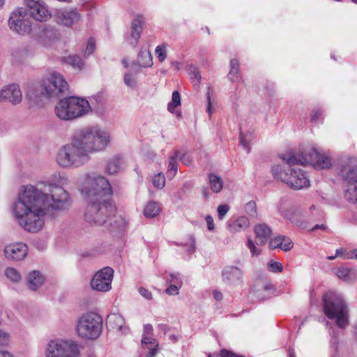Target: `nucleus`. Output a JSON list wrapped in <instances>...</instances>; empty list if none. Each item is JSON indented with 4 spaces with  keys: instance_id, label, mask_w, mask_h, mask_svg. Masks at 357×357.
I'll return each instance as SVG.
<instances>
[{
    "instance_id": "56",
    "label": "nucleus",
    "mask_w": 357,
    "mask_h": 357,
    "mask_svg": "<svg viewBox=\"0 0 357 357\" xmlns=\"http://www.w3.org/2000/svg\"><path fill=\"white\" fill-rule=\"evenodd\" d=\"M322 116V112L320 109H314L311 114V121L316 123Z\"/></svg>"
},
{
    "instance_id": "45",
    "label": "nucleus",
    "mask_w": 357,
    "mask_h": 357,
    "mask_svg": "<svg viewBox=\"0 0 357 357\" xmlns=\"http://www.w3.org/2000/svg\"><path fill=\"white\" fill-rule=\"evenodd\" d=\"M245 212L251 217H257V206L256 203L254 201H250L248 202L245 206Z\"/></svg>"
},
{
    "instance_id": "22",
    "label": "nucleus",
    "mask_w": 357,
    "mask_h": 357,
    "mask_svg": "<svg viewBox=\"0 0 357 357\" xmlns=\"http://www.w3.org/2000/svg\"><path fill=\"white\" fill-rule=\"evenodd\" d=\"M102 226L111 232L121 231L126 226V219L120 215H115L107 218V222L104 223Z\"/></svg>"
},
{
    "instance_id": "33",
    "label": "nucleus",
    "mask_w": 357,
    "mask_h": 357,
    "mask_svg": "<svg viewBox=\"0 0 357 357\" xmlns=\"http://www.w3.org/2000/svg\"><path fill=\"white\" fill-rule=\"evenodd\" d=\"M179 156V151H175L174 154L169 157V165L167 171V176L172 179L176 175L178 170L177 160Z\"/></svg>"
},
{
    "instance_id": "18",
    "label": "nucleus",
    "mask_w": 357,
    "mask_h": 357,
    "mask_svg": "<svg viewBox=\"0 0 357 357\" xmlns=\"http://www.w3.org/2000/svg\"><path fill=\"white\" fill-rule=\"evenodd\" d=\"M243 271L235 266H226L222 271V281L231 287H236L243 282Z\"/></svg>"
},
{
    "instance_id": "35",
    "label": "nucleus",
    "mask_w": 357,
    "mask_h": 357,
    "mask_svg": "<svg viewBox=\"0 0 357 357\" xmlns=\"http://www.w3.org/2000/svg\"><path fill=\"white\" fill-rule=\"evenodd\" d=\"M161 211L160 206L158 203L151 201L145 206L143 213L145 217L149 218H155Z\"/></svg>"
},
{
    "instance_id": "55",
    "label": "nucleus",
    "mask_w": 357,
    "mask_h": 357,
    "mask_svg": "<svg viewBox=\"0 0 357 357\" xmlns=\"http://www.w3.org/2000/svg\"><path fill=\"white\" fill-rule=\"evenodd\" d=\"M139 294L145 299L150 301L153 298L152 293L144 287H139L138 289Z\"/></svg>"
},
{
    "instance_id": "23",
    "label": "nucleus",
    "mask_w": 357,
    "mask_h": 357,
    "mask_svg": "<svg viewBox=\"0 0 357 357\" xmlns=\"http://www.w3.org/2000/svg\"><path fill=\"white\" fill-rule=\"evenodd\" d=\"M255 243L257 245H264L269 239L272 230L266 224H258L255 227Z\"/></svg>"
},
{
    "instance_id": "24",
    "label": "nucleus",
    "mask_w": 357,
    "mask_h": 357,
    "mask_svg": "<svg viewBox=\"0 0 357 357\" xmlns=\"http://www.w3.org/2000/svg\"><path fill=\"white\" fill-rule=\"evenodd\" d=\"M107 326L109 329L117 332L125 333L127 330L123 317L118 313H111L107 316Z\"/></svg>"
},
{
    "instance_id": "47",
    "label": "nucleus",
    "mask_w": 357,
    "mask_h": 357,
    "mask_svg": "<svg viewBox=\"0 0 357 357\" xmlns=\"http://www.w3.org/2000/svg\"><path fill=\"white\" fill-rule=\"evenodd\" d=\"M155 52L160 62L164 61L167 58L166 47L164 45L157 46Z\"/></svg>"
},
{
    "instance_id": "31",
    "label": "nucleus",
    "mask_w": 357,
    "mask_h": 357,
    "mask_svg": "<svg viewBox=\"0 0 357 357\" xmlns=\"http://www.w3.org/2000/svg\"><path fill=\"white\" fill-rule=\"evenodd\" d=\"M142 31V21L137 18L132 22V31L130 33V43L132 47H135L137 44L138 39L140 37Z\"/></svg>"
},
{
    "instance_id": "4",
    "label": "nucleus",
    "mask_w": 357,
    "mask_h": 357,
    "mask_svg": "<svg viewBox=\"0 0 357 357\" xmlns=\"http://www.w3.org/2000/svg\"><path fill=\"white\" fill-rule=\"evenodd\" d=\"M68 84L63 76L56 72L45 75L38 86L29 87L26 96L34 103H39L43 98H51L59 96L68 90Z\"/></svg>"
},
{
    "instance_id": "17",
    "label": "nucleus",
    "mask_w": 357,
    "mask_h": 357,
    "mask_svg": "<svg viewBox=\"0 0 357 357\" xmlns=\"http://www.w3.org/2000/svg\"><path fill=\"white\" fill-rule=\"evenodd\" d=\"M55 17L58 24L72 26L81 20L82 15L76 8H63L56 12Z\"/></svg>"
},
{
    "instance_id": "34",
    "label": "nucleus",
    "mask_w": 357,
    "mask_h": 357,
    "mask_svg": "<svg viewBox=\"0 0 357 357\" xmlns=\"http://www.w3.org/2000/svg\"><path fill=\"white\" fill-rule=\"evenodd\" d=\"M335 274L346 282H351L356 279V271L344 266L337 268Z\"/></svg>"
},
{
    "instance_id": "10",
    "label": "nucleus",
    "mask_w": 357,
    "mask_h": 357,
    "mask_svg": "<svg viewBox=\"0 0 357 357\" xmlns=\"http://www.w3.org/2000/svg\"><path fill=\"white\" fill-rule=\"evenodd\" d=\"M90 187L98 195L97 199H111L112 189L109 181L104 176L96 173H87L84 176V181L80 186V192L85 197L84 188Z\"/></svg>"
},
{
    "instance_id": "20",
    "label": "nucleus",
    "mask_w": 357,
    "mask_h": 357,
    "mask_svg": "<svg viewBox=\"0 0 357 357\" xmlns=\"http://www.w3.org/2000/svg\"><path fill=\"white\" fill-rule=\"evenodd\" d=\"M28 248L23 243H15L6 245L4 248L5 257L10 260L20 261L27 255Z\"/></svg>"
},
{
    "instance_id": "53",
    "label": "nucleus",
    "mask_w": 357,
    "mask_h": 357,
    "mask_svg": "<svg viewBox=\"0 0 357 357\" xmlns=\"http://www.w3.org/2000/svg\"><path fill=\"white\" fill-rule=\"evenodd\" d=\"M178 158L180 159V160L181 161V162L183 165H187V166L190 165L192 163V161L191 156L188 153H184L181 154L179 152Z\"/></svg>"
},
{
    "instance_id": "16",
    "label": "nucleus",
    "mask_w": 357,
    "mask_h": 357,
    "mask_svg": "<svg viewBox=\"0 0 357 357\" xmlns=\"http://www.w3.org/2000/svg\"><path fill=\"white\" fill-rule=\"evenodd\" d=\"M152 326L151 324H145L141 341V350L145 353V357H155L157 353L158 343L155 339L152 337Z\"/></svg>"
},
{
    "instance_id": "49",
    "label": "nucleus",
    "mask_w": 357,
    "mask_h": 357,
    "mask_svg": "<svg viewBox=\"0 0 357 357\" xmlns=\"http://www.w3.org/2000/svg\"><path fill=\"white\" fill-rule=\"evenodd\" d=\"M218 215L220 220H222L229 211V206L227 204H222L218 207Z\"/></svg>"
},
{
    "instance_id": "8",
    "label": "nucleus",
    "mask_w": 357,
    "mask_h": 357,
    "mask_svg": "<svg viewBox=\"0 0 357 357\" xmlns=\"http://www.w3.org/2000/svg\"><path fill=\"white\" fill-rule=\"evenodd\" d=\"M289 165L287 169H284L281 165H275L271 167V173L274 178L287 184L294 190H301L310 186V181L305 172L300 167H293L294 165Z\"/></svg>"
},
{
    "instance_id": "29",
    "label": "nucleus",
    "mask_w": 357,
    "mask_h": 357,
    "mask_svg": "<svg viewBox=\"0 0 357 357\" xmlns=\"http://www.w3.org/2000/svg\"><path fill=\"white\" fill-rule=\"evenodd\" d=\"M40 37L43 42L48 45L57 39V31L53 26L47 25L43 28Z\"/></svg>"
},
{
    "instance_id": "12",
    "label": "nucleus",
    "mask_w": 357,
    "mask_h": 357,
    "mask_svg": "<svg viewBox=\"0 0 357 357\" xmlns=\"http://www.w3.org/2000/svg\"><path fill=\"white\" fill-rule=\"evenodd\" d=\"M8 26L12 31L20 35L24 36L31 32V24L24 8H19L11 13Z\"/></svg>"
},
{
    "instance_id": "52",
    "label": "nucleus",
    "mask_w": 357,
    "mask_h": 357,
    "mask_svg": "<svg viewBox=\"0 0 357 357\" xmlns=\"http://www.w3.org/2000/svg\"><path fill=\"white\" fill-rule=\"evenodd\" d=\"M181 287L178 284H170V285L166 289L165 292L169 295L175 296L178 294L179 289Z\"/></svg>"
},
{
    "instance_id": "14",
    "label": "nucleus",
    "mask_w": 357,
    "mask_h": 357,
    "mask_svg": "<svg viewBox=\"0 0 357 357\" xmlns=\"http://www.w3.org/2000/svg\"><path fill=\"white\" fill-rule=\"evenodd\" d=\"M114 270L109 266L104 267L93 275L91 280V287L100 292H107L112 289Z\"/></svg>"
},
{
    "instance_id": "27",
    "label": "nucleus",
    "mask_w": 357,
    "mask_h": 357,
    "mask_svg": "<svg viewBox=\"0 0 357 357\" xmlns=\"http://www.w3.org/2000/svg\"><path fill=\"white\" fill-rule=\"evenodd\" d=\"M140 69L134 63L131 65L129 71L125 73L123 80L125 84L131 89L137 86V75L140 73Z\"/></svg>"
},
{
    "instance_id": "40",
    "label": "nucleus",
    "mask_w": 357,
    "mask_h": 357,
    "mask_svg": "<svg viewBox=\"0 0 357 357\" xmlns=\"http://www.w3.org/2000/svg\"><path fill=\"white\" fill-rule=\"evenodd\" d=\"M254 139L255 136L252 132H248L244 134L243 132H241L240 142L243 149L247 151L248 153L250 152V144L252 142Z\"/></svg>"
},
{
    "instance_id": "39",
    "label": "nucleus",
    "mask_w": 357,
    "mask_h": 357,
    "mask_svg": "<svg viewBox=\"0 0 357 357\" xmlns=\"http://www.w3.org/2000/svg\"><path fill=\"white\" fill-rule=\"evenodd\" d=\"M344 197L349 202L357 204V182L347 185L344 190Z\"/></svg>"
},
{
    "instance_id": "7",
    "label": "nucleus",
    "mask_w": 357,
    "mask_h": 357,
    "mask_svg": "<svg viewBox=\"0 0 357 357\" xmlns=\"http://www.w3.org/2000/svg\"><path fill=\"white\" fill-rule=\"evenodd\" d=\"M91 108L89 102L84 98L70 96L61 99L55 106V113L61 120L70 121L89 113Z\"/></svg>"
},
{
    "instance_id": "37",
    "label": "nucleus",
    "mask_w": 357,
    "mask_h": 357,
    "mask_svg": "<svg viewBox=\"0 0 357 357\" xmlns=\"http://www.w3.org/2000/svg\"><path fill=\"white\" fill-rule=\"evenodd\" d=\"M208 183L210 188L214 193H219L223 188V181L221 177L215 174H209Z\"/></svg>"
},
{
    "instance_id": "1",
    "label": "nucleus",
    "mask_w": 357,
    "mask_h": 357,
    "mask_svg": "<svg viewBox=\"0 0 357 357\" xmlns=\"http://www.w3.org/2000/svg\"><path fill=\"white\" fill-rule=\"evenodd\" d=\"M68 183L65 173L55 172L44 182L48 192L31 185L24 186L13 206V213L19 225L25 231L38 232L44 226L46 207L56 211L68 210L72 199L63 187Z\"/></svg>"
},
{
    "instance_id": "13",
    "label": "nucleus",
    "mask_w": 357,
    "mask_h": 357,
    "mask_svg": "<svg viewBox=\"0 0 357 357\" xmlns=\"http://www.w3.org/2000/svg\"><path fill=\"white\" fill-rule=\"evenodd\" d=\"M338 169L340 175L347 184L357 182V158L342 156L338 161Z\"/></svg>"
},
{
    "instance_id": "5",
    "label": "nucleus",
    "mask_w": 357,
    "mask_h": 357,
    "mask_svg": "<svg viewBox=\"0 0 357 357\" xmlns=\"http://www.w3.org/2000/svg\"><path fill=\"white\" fill-rule=\"evenodd\" d=\"M280 158L289 165L310 164L319 169H327L333 165L332 158L314 146H312L305 150L304 152L298 154H295L293 151L282 153L280 155Z\"/></svg>"
},
{
    "instance_id": "46",
    "label": "nucleus",
    "mask_w": 357,
    "mask_h": 357,
    "mask_svg": "<svg viewBox=\"0 0 357 357\" xmlns=\"http://www.w3.org/2000/svg\"><path fill=\"white\" fill-rule=\"evenodd\" d=\"M10 341V333L3 329H0V346H7Z\"/></svg>"
},
{
    "instance_id": "50",
    "label": "nucleus",
    "mask_w": 357,
    "mask_h": 357,
    "mask_svg": "<svg viewBox=\"0 0 357 357\" xmlns=\"http://www.w3.org/2000/svg\"><path fill=\"white\" fill-rule=\"evenodd\" d=\"M247 246L248 247L252 256H258L261 252V250L255 246V243L250 239H248Z\"/></svg>"
},
{
    "instance_id": "64",
    "label": "nucleus",
    "mask_w": 357,
    "mask_h": 357,
    "mask_svg": "<svg viewBox=\"0 0 357 357\" xmlns=\"http://www.w3.org/2000/svg\"><path fill=\"white\" fill-rule=\"evenodd\" d=\"M0 357H13L9 352L0 351Z\"/></svg>"
},
{
    "instance_id": "36",
    "label": "nucleus",
    "mask_w": 357,
    "mask_h": 357,
    "mask_svg": "<svg viewBox=\"0 0 357 357\" xmlns=\"http://www.w3.org/2000/svg\"><path fill=\"white\" fill-rule=\"evenodd\" d=\"M187 71L194 88L196 90H198L199 88L200 80L202 79L199 70L195 66H189L187 68Z\"/></svg>"
},
{
    "instance_id": "61",
    "label": "nucleus",
    "mask_w": 357,
    "mask_h": 357,
    "mask_svg": "<svg viewBox=\"0 0 357 357\" xmlns=\"http://www.w3.org/2000/svg\"><path fill=\"white\" fill-rule=\"evenodd\" d=\"M206 112L209 114V116L212 113V106H211V100L209 91L207 93V107H206Z\"/></svg>"
},
{
    "instance_id": "41",
    "label": "nucleus",
    "mask_w": 357,
    "mask_h": 357,
    "mask_svg": "<svg viewBox=\"0 0 357 357\" xmlns=\"http://www.w3.org/2000/svg\"><path fill=\"white\" fill-rule=\"evenodd\" d=\"M239 74V62L238 60L233 59L230 61V70L228 74L229 79L232 82H236L238 79Z\"/></svg>"
},
{
    "instance_id": "6",
    "label": "nucleus",
    "mask_w": 357,
    "mask_h": 357,
    "mask_svg": "<svg viewBox=\"0 0 357 357\" xmlns=\"http://www.w3.org/2000/svg\"><path fill=\"white\" fill-rule=\"evenodd\" d=\"M322 302L324 314L329 319L334 320L339 328H345L349 324V310L342 297L328 292L324 295Z\"/></svg>"
},
{
    "instance_id": "2",
    "label": "nucleus",
    "mask_w": 357,
    "mask_h": 357,
    "mask_svg": "<svg viewBox=\"0 0 357 357\" xmlns=\"http://www.w3.org/2000/svg\"><path fill=\"white\" fill-rule=\"evenodd\" d=\"M109 132L97 126L75 130L70 142L62 146L56 155V162L62 168H77L86 164L90 154L102 151L109 146Z\"/></svg>"
},
{
    "instance_id": "30",
    "label": "nucleus",
    "mask_w": 357,
    "mask_h": 357,
    "mask_svg": "<svg viewBox=\"0 0 357 357\" xmlns=\"http://www.w3.org/2000/svg\"><path fill=\"white\" fill-rule=\"evenodd\" d=\"M137 63H135L137 67L139 68H148L153 65L152 56L149 51L140 50L138 54Z\"/></svg>"
},
{
    "instance_id": "54",
    "label": "nucleus",
    "mask_w": 357,
    "mask_h": 357,
    "mask_svg": "<svg viewBox=\"0 0 357 357\" xmlns=\"http://www.w3.org/2000/svg\"><path fill=\"white\" fill-rule=\"evenodd\" d=\"M96 48V44L93 39H90L87 43V45L86 47L85 51H84V55L85 56H89L91 54Z\"/></svg>"
},
{
    "instance_id": "48",
    "label": "nucleus",
    "mask_w": 357,
    "mask_h": 357,
    "mask_svg": "<svg viewBox=\"0 0 357 357\" xmlns=\"http://www.w3.org/2000/svg\"><path fill=\"white\" fill-rule=\"evenodd\" d=\"M167 282L170 284H174L182 286V280L178 273H170L167 278Z\"/></svg>"
},
{
    "instance_id": "19",
    "label": "nucleus",
    "mask_w": 357,
    "mask_h": 357,
    "mask_svg": "<svg viewBox=\"0 0 357 357\" xmlns=\"http://www.w3.org/2000/svg\"><path fill=\"white\" fill-rule=\"evenodd\" d=\"M22 100V93L20 86L12 84L3 87L0 91V102H9L13 105L19 104Z\"/></svg>"
},
{
    "instance_id": "60",
    "label": "nucleus",
    "mask_w": 357,
    "mask_h": 357,
    "mask_svg": "<svg viewBox=\"0 0 357 357\" xmlns=\"http://www.w3.org/2000/svg\"><path fill=\"white\" fill-rule=\"evenodd\" d=\"M344 259H357V249L350 251L344 256Z\"/></svg>"
},
{
    "instance_id": "63",
    "label": "nucleus",
    "mask_w": 357,
    "mask_h": 357,
    "mask_svg": "<svg viewBox=\"0 0 357 357\" xmlns=\"http://www.w3.org/2000/svg\"><path fill=\"white\" fill-rule=\"evenodd\" d=\"M349 252H347L346 250L343 249V248H340V249H337L336 251H335V253H336V256L337 257H341L344 259V256L348 253Z\"/></svg>"
},
{
    "instance_id": "58",
    "label": "nucleus",
    "mask_w": 357,
    "mask_h": 357,
    "mask_svg": "<svg viewBox=\"0 0 357 357\" xmlns=\"http://www.w3.org/2000/svg\"><path fill=\"white\" fill-rule=\"evenodd\" d=\"M219 355L220 357H244L242 356H236L234 353L224 349L220 350Z\"/></svg>"
},
{
    "instance_id": "26",
    "label": "nucleus",
    "mask_w": 357,
    "mask_h": 357,
    "mask_svg": "<svg viewBox=\"0 0 357 357\" xmlns=\"http://www.w3.org/2000/svg\"><path fill=\"white\" fill-rule=\"evenodd\" d=\"M45 278L38 271H33L30 272L26 278V286L32 290L36 291L44 283Z\"/></svg>"
},
{
    "instance_id": "51",
    "label": "nucleus",
    "mask_w": 357,
    "mask_h": 357,
    "mask_svg": "<svg viewBox=\"0 0 357 357\" xmlns=\"http://www.w3.org/2000/svg\"><path fill=\"white\" fill-rule=\"evenodd\" d=\"M268 270L274 273L282 272V265L280 262L271 261L268 264Z\"/></svg>"
},
{
    "instance_id": "42",
    "label": "nucleus",
    "mask_w": 357,
    "mask_h": 357,
    "mask_svg": "<svg viewBox=\"0 0 357 357\" xmlns=\"http://www.w3.org/2000/svg\"><path fill=\"white\" fill-rule=\"evenodd\" d=\"M5 275L8 279L15 283L19 282L22 279L20 273L12 267H8L6 269Z\"/></svg>"
},
{
    "instance_id": "32",
    "label": "nucleus",
    "mask_w": 357,
    "mask_h": 357,
    "mask_svg": "<svg viewBox=\"0 0 357 357\" xmlns=\"http://www.w3.org/2000/svg\"><path fill=\"white\" fill-rule=\"evenodd\" d=\"M121 165V157L119 155H115L108 160L106 166V171L109 174H114L120 171Z\"/></svg>"
},
{
    "instance_id": "21",
    "label": "nucleus",
    "mask_w": 357,
    "mask_h": 357,
    "mask_svg": "<svg viewBox=\"0 0 357 357\" xmlns=\"http://www.w3.org/2000/svg\"><path fill=\"white\" fill-rule=\"evenodd\" d=\"M281 214L289 220L295 226L302 228L307 229V222L305 220L304 215L297 208L291 207L286 211L281 212Z\"/></svg>"
},
{
    "instance_id": "25",
    "label": "nucleus",
    "mask_w": 357,
    "mask_h": 357,
    "mask_svg": "<svg viewBox=\"0 0 357 357\" xmlns=\"http://www.w3.org/2000/svg\"><path fill=\"white\" fill-rule=\"evenodd\" d=\"M268 246L270 249L280 248L287 252L293 248L294 243L289 237L278 236L270 240Z\"/></svg>"
},
{
    "instance_id": "15",
    "label": "nucleus",
    "mask_w": 357,
    "mask_h": 357,
    "mask_svg": "<svg viewBox=\"0 0 357 357\" xmlns=\"http://www.w3.org/2000/svg\"><path fill=\"white\" fill-rule=\"evenodd\" d=\"M24 4L26 13L37 21H47L51 17L47 6L43 0H24Z\"/></svg>"
},
{
    "instance_id": "62",
    "label": "nucleus",
    "mask_w": 357,
    "mask_h": 357,
    "mask_svg": "<svg viewBox=\"0 0 357 357\" xmlns=\"http://www.w3.org/2000/svg\"><path fill=\"white\" fill-rule=\"evenodd\" d=\"M213 296L214 298L218 301H220L223 298L222 294L218 290H214L213 291Z\"/></svg>"
},
{
    "instance_id": "43",
    "label": "nucleus",
    "mask_w": 357,
    "mask_h": 357,
    "mask_svg": "<svg viewBox=\"0 0 357 357\" xmlns=\"http://www.w3.org/2000/svg\"><path fill=\"white\" fill-rule=\"evenodd\" d=\"M181 104V96L177 91L172 93V101L167 105L168 110L173 113L175 108Z\"/></svg>"
},
{
    "instance_id": "44",
    "label": "nucleus",
    "mask_w": 357,
    "mask_h": 357,
    "mask_svg": "<svg viewBox=\"0 0 357 357\" xmlns=\"http://www.w3.org/2000/svg\"><path fill=\"white\" fill-rule=\"evenodd\" d=\"M152 183L155 188L158 189L163 188L165 185V175L161 172L155 174L153 178Z\"/></svg>"
},
{
    "instance_id": "57",
    "label": "nucleus",
    "mask_w": 357,
    "mask_h": 357,
    "mask_svg": "<svg viewBox=\"0 0 357 357\" xmlns=\"http://www.w3.org/2000/svg\"><path fill=\"white\" fill-rule=\"evenodd\" d=\"M331 347L333 354L331 356V357H339L337 352L338 342L336 338H333L331 342Z\"/></svg>"
},
{
    "instance_id": "11",
    "label": "nucleus",
    "mask_w": 357,
    "mask_h": 357,
    "mask_svg": "<svg viewBox=\"0 0 357 357\" xmlns=\"http://www.w3.org/2000/svg\"><path fill=\"white\" fill-rule=\"evenodd\" d=\"M44 354L45 357H78V345L72 340L54 339L46 344Z\"/></svg>"
},
{
    "instance_id": "38",
    "label": "nucleus",
    "mask_w": 357,
    "mask_h": 357,
    "mask_svg": "<svg viewBox=\"0 0 357 357\" xmlns=\"http://www.w3.org/2000/svg\"><path fill=\"white\" fill-rule=\"evenodd\" d=\"M63 61L71 66L74 69L82 70L84 68V62L78 55H69L63 59Z\"/></svg>"
},
{
    "instance_id": "59",
    "label": "nucleus",
    "mask_w": 357,
    "mask_h": 357,
    "mask_svg": "<svg viewBox=\"0 0 357 357\" xmlns=\"http://www.w3.org/2000/svg\"><path fill=\"white\" fill-rule=\"evenodd\" d=\"M206 224H207L208 229L210 230V231L213 230V229L215 227V225H214V222H213V218L211 215H207L206 217Z\"/></svg>"
},
{
    "instance_id": "9",
    "label": "nucleus",
    "mask_w": 357,
    "mask_h": 357,
    "mask_svg": "<svg viewBox=\"0 0 357 357\" xmlns=\"http://www.w3.org/2000/svg\"><path fill=\"white\" fill-rule=\"evenodd\" d=\"M102 330V319L96 312L84 314L78 319L76 331L80 337L95 340L98 338Z\"/></svg>"
},
{
    "instance_id": "3",
    "label": "nucleus",
    "mask_w": 357,
    "mask_h": 357,
    "mask_svg": "<svg viewBox=\"0 0 357 357\" xmlns=\"http://www.w3.org/2000/svg\"><path fill=\"white\" fill-rule=\"evenodd\" d=\"M86 206L84 217L86 222L91 225L102 226L107 222V218L116 212V207L111 199H97V192L90 187L84 188Z\"/></svg>"
},
{
    "instance_id": "28",
    "label": "nucleus",
    "mask_w": 357,
    "mask_h": 357,
    "mask_svg": "<svg viewBox=\"0 0 357 357\" xmlns=\"http://www.w3.org/2000/svg\"><path fill=\"white\" fill-rule=\"evenodd\" d=\"M249 225V220L245 216H241L228 224V230L231 233H237L246 229Z\"/></svg>"
}]
</instances>
